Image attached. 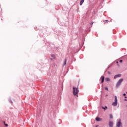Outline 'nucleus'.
Listing matches in <instances>:
<instances>
[{"mask_svg":"<svg viewBox=\"0 0 127 127\" xmlns=\"http://www.w3.org/2000/svg\"><path fill=\"white\" fill-rule=\"evenodd\" d=\"M73 94L74 96L78 97V94H79V90L75 87H73Z\"/></svg>","mask_w":127,"mask_h":127,"instance_id":"obj_1","label":"nucleus"},{"mask_svg":"<svg viewBox=\"0 0 127 127\" xmlns=\"http://www.w3.org/2000/svg\"><path fill=\"white\" fill-rule=\"evenodd\" d=\"M109 126L110 127H113L114 126V123H113V122H109Z\"/></svg>","mask_w":127,"mask_h":127,"instance_id":"obj_6","label":"nucleus"},{"mask_svg":"<svg viewBox=\"0 0 127 127\" xmlns=\"http://www.w3.org/2000/svg\"><path fill=\"white\" fill-rule=\"evenodd\" d=\"M105 90H107V91L109 90L107 87L105 88Z\"/></svg>","mask_w":127,"mask_h":127,"instance_id":"obj_16","label":"nucleus"},{"mask_svg":"<svg viewBox=\"0 0 127 127\" xmlns=\"http://www.w3.org/2000/svg\"><path fill=\"white\" fill-rule=\"evenodd\" d=\"M125 99H127V96H125Z\"/></svg>","mask_w":127,"mask_h":127,"instance_id":"obj_21","label":"nucleus"},{"mask_svg":"<svg viewBox=\"0 0 127 127\" xmlns=\"http://www.w3.org/2000/svg\"><path fill=\"white\" fill-rule=\"evenodd\" d=\"M4 126H5V127H8V125L7 124H4Z\"/></svg>","mask_w":127,"mask_h":127,"instance_id":"obj_17","label":"nucleus"},{"mask_svg":"<svg viewBox=\"0 0 127 127\" xmlns=\"http://www.w3.org/2000/svg\"><path fill=\"white\" fill-rule=\"evenodd\" d=\"M102 109L104 110V111H106V110H107V109H108V107L105 106V107H104V106H102Z\"/></svg>","mask_w":127,"mask_h":127,"instance_id":"obj_11","label":"nucleus"},{"mask_svg":"<svg viewBox=\"0 0 127 127\" xmlns=\"http://www.w3.org/2000/svg\"><path fill=\"white\" fill-rule=\"evenodd\" d=\"M67 63V59H65L64 62L63 66H65Z\"/></svg>","mask_w":127,"mask_h":127,"instance_id":"obj_10","label":"nucleus"},{"mask_svg":"<svg viewBox=\"0 0 127 127\" xmlns=\"http://www.w3.org/2000/svg\"><path fill=\"white\" fill-rule=\"evenodd\" d=\"M106 22H109V20H106Z\"/></svg>","mask_w":127,"mask_h":127,"instance_id":"obj_20","label":"nucleus"},{"mask_svg":"<svg viewBox=\"0 0 127 127\" xmlns=\"http://www.w3.org/2000/svg\"><path fill=\"white\" fill-rule=\"evenodd\" d=\"M83 3H84V0H81L80 2L79 3L80 5H82V4H83Z\"/></svg>","mask_w":127,"mask_h":127,"instance_id":"obj_12","label":"nucleus"},{"mask_svg":"<svg viewBox=\"0 0 127 127\" xmlns=\"http://www.w3.org/2000/svg\"><path fill=\"white\" fill-rule=\"evenodd\" d=\"M110 119H113V115L112 114L110 115Z\"/></svg>","mask_w":127,"mask_h":127,"instance_id":"obj_13","label":"nucleus"},{"mask_svg":"<svg viewBox=\"0 0 127 127\" xmlns=\"http://www.w3.org/2000/svg\"><path fill=\"white\" fill-rule=\"evenodd\" d=\"M52 57L53 58H55V56L54 55H52Z\"/></svg>","mask_w":127,"mask_h":127,"instance_id":"obj_15","label":"nucleus"},{"mask_svg":"<svg viewBox=\"0 0 127 127\" xmlns=\"http://www.w3.org/2000/svg\"><path fill=\"white\" fill-rule=\"evenodd\" d=\"M123 81H124V78H121V79H119L116 83V88H119V87H120V85H122V83H123Z\"/></svg>","mask_w":127,"mask_h":127,"instance_id":"obj_2","label":"nucleus"},{"mask_svg":"<svg viewBox=\"0 0 127 127\" xmlns=\"http://www.w3.org/2000/svg\"><path fill=\"white\" fill-rule=\"evenodd\" d=\"M125 101H127V99H125Z\"/></svg>","mask_w":127,"mask_h":127,"instance_id":"obj_22","label":"nucleus"},{"mask_svg":"<svg viewBox=\"0 0 127 127\" xmlns=\"http://www.w3.org/2000/svg\"><path fill=\"white\" fill-rule=\"evenodd\" d=\"M101 83H104V81L105 80V76H102L101 77Z\"/></svg>","mask_w":127,"mask_h":127,"instance_id":"obj_7","label":"nucleus"},{"mask_svg":"<svg viewBox=\"0 0 127 127\" xmlns=\"http://www.w3.org/2000/svg\"><path fill=\"white\" fill-rule=\"evenodd\" d=\"M9 103H10V104H12V101H11V100H9Z\"/></svg>","mask_w":127,"mask_h":127,"instance_id":"obj_14","label":"nucleus"},{"mask_svg":"<svg viewBox=\"0 0 127 127\" xmlns=\"http://www.w3.org/2000/svg\"><path fill=\"white\" fill-rule=\"evenodd\" d=\"M106 82H110L111 81V79L109 77H107L105 78Z\"/></svg>","mask_w":127,"mask_h":127,"instance_id":"obj_9","label":"nucleus"},{"mask_svg":"<svg viewBox=\"0 0 127 127\" xmlns=\"http://www.w3.org/2000/svg\"><path fill=\"white\" fill-rule=\"evenodd\" d=\"M114 98V102L112 103V106L116 107L118 106V97H117V96H115Z\"/></svg>","mask_w":127,"mask_h":127,"instance_id":"obj_3","label":"nucleus"},{"mask_svg":"<svg viewBox=\"0 0 127 127\" xmlns=\"http://www.w3.org/2000/svg\"><path fill=\"white\" fill-rule=\"evenodd\" d=\"M120 63H122L123 62V60H120Z\"/></svg>","mask_w":127,"mask_h":127,"instance_id":"obj_18","label":"nucleus"},{"mask_svg":"<svg viewBox=\"0 0 127 127\" xmlns=\"http://www.w3.org/2000/svg\"><path fill=\"white\" fill-rule=\"evenodd\" d=\"M126 95H127V94H126V93L123 94V96H126Z\"/></svg>","mask_w":127,"mask_h":127,"instance_id":"obj_19","label":"nucleus"},{"mask_svg":"<svg viewBox=\"0 0 127 127\" xmlns=\"http://www.w3.org/2000/svg\"><path fill=\"white\" fill-rule=\"evenodd\" d=\"M122 76V74H117L115 75L114 79H117V78H119L120 77Z\"/></svg>","mask_w":127,"mask_h":127,"instance_id":"obj_5","label":"nucleus"},{"mask_svg":"<svg viewBox=\"0 0 127 127\" xmlns=\"http://www.w3.org/2000/svg\"><path fill=\"white\" fill-rule=\"evenodd\" d=\"M117 63H119V62H117Z\"/></svg>","mask_w":127,"mask_h":127,"instance_id":"obj_23","label":"nucleus"},{"mask_svg":"<svg viewBox=\"0 0 127 127\" xmlns=\"http://www.w3.org/2000/svg\"><path fill=\"white\" fill-rule=\"evenodd\" d=\"M116 127H123V125L122 124V122H121V120H119V121L117 123Z\"/></svg>","mask_w":127,"mask_h":127,"instance_id":"obj_4","label":"nucleus"},{"mask_svg":"<svg viewBox=\"0 0 127 127\" xmlns=\"http://www.w3.org/2000/svg\"><path fill=\"white\" fill-rule=\"evenodd\" d=\"M96 121L97 122H101V121H102V119H101V118H99V117H97L96 118Z\"/></svg>","mask_w":127,"mask_h":127,"instance_id":"obj_8","label":"nucleus"}]
</instances>
